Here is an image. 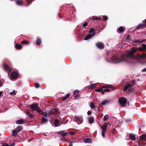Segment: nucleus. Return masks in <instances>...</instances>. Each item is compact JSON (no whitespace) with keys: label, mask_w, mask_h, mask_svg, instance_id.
<instances>
[{"label":"nucleus","mask_w":146,"mask_h":146,"mask_svg":"<svg viewBox=\"0 0 146 146\" xmlns=\"http://www.w3.org/2000/svg\"><path fill=\"white\" fill-rule=\"evenodd\" d=\"M143 46V47H139L138 48L134 47L132 48L131 50L128 51L126 54L120 56H115L113 57L111 62L117 63L126 61L128 58H133L134 54L137 50L142 51L145 50L146 49L145 45L144 44Z\"/></svg>","instance_id":"nucleus-1"},{"label":"nucleus","mask_w":146,"mask_h":146,"mask_svg":"<svg viewBox=\"0 0 146 146\" xmlns=\"http://www.w3.org/2000/svg\"><path fill=\"white\" fill-rule=\"evenodd\" d=\"M73 120L74 121L77 122L78 124H81L83 121L82 117L81 116H74Z\"/></svg>","instance_id":"nucleus-2"},{"label":"nucleus","mask_w":146,"mask_h":146,"mask_svg":"<svg viewBox=\"0 0 146 146\" xmlns=\"http://www.w3.org/2000/svg\"><path fill=\"white\" fill-rule=\"evenodd\" d=\"M127 101V99L123 97L119 98V102L120 105L122 107H124L126 104Z\"/></svg>","instance_id":"nucleus-3"},{"label":"nucleus","mask_w":146,"mask_h":146,"mask_svg":"<svg viewBox=\"0 0 146 146\" xmlns=\"http://www.w3.org/2000/svg\"><path fill=\"white\" fill-rule=\"evenodd\" d=\"M135 82V81L133 80L131 84H127L124 88L123 89V91L125 92L127 90H129L134 85Z\"/></svg>","instance_id":"nucleus-4"},{"label":"nucleus","mask_w":146,"mask_h":146,"mask_svg":"<svg viewBox=\"0 0 146 146\" xmlns=\"http://www.w3.org/2000/svg\"><path fill=\"white\" fill-rule=\"evenodd\" d=\"M133 58L137 60H142L145 58H146V54H144L141 55H140L138 54L136 56L134 57Z\"/></svg>","instance_id":"nucleus-5"},{"label":"nucleus","mask_w":146,"mask_h":146,"mask_svg":"<svg viewBox=\"0 0 146 146\" xmlns=\"http://www.w3.org/2000/svg\"><path fill=\"white\" fill-rule=\"evenodd\" d=\"M8 75L10 79L12 80V79L15 78L17 77L18 74L17 72H13L11 73V77L9 76V73H8Z\"/></svg>","instance_id":"nucleus-6"},{"label":"nucleus","mask_w":146,"mask_h":146,"mask_svg":"<svg viewBox=\"0 0 146 146\" xmlns=\"http://www.w3.org/2000/svg\"><path fill=\"white\" fill-rule=\"evenodd\" d=\"M3 67L5 70L7 71L8 72V73L9 72L10 70H11V68H10L5 63H4L3 64Z\"/></svg>","instance_id":"nucleus-7"},{"label":"nucleus","mask_w":146,"mask_h":146,"mask_svg":"<svg viewBox=\"0 0 146 146\" xmlns=\"http://www.w3.org/2000/svg\"><path fill=\"white\" fill-rule=\"evenodd\" d=\"M96 45L97 47L100 49H103L104 47V44L100 42H98L96 43Z\"/></svg>","instance_id":"nucleus-8"},{"label":"nucleus","mask_w":146,"mask_h":146,"mask_svg":"<svg viewBox=\"0 0 146 146\" xmlns=\"http://www.w3.org/2000/svg\"><path fill=\"white\" fill-rule=\"evenodd\" d=\"M38 106V104H35L30 105L29 106L33 110H36Z\"/></svg>","instance_id":"nucleus-9"},{"label":"nucleus","mask_w":146,"mask_h":146,"mask_svg":"<svg viewBox=\"0 0 146 146\" xmlns=\"http://www.w3.org/2000/svg\"><path fill=\"white\" fill-rule=\"evenodd\" d=\"M146 27V19L145 20V23L143 24H140L138 26L137 28L139 29L143 27Z\"/></svg>","instance_id":"nucleus-10"},{"label":"nucleus","mask_w":146,"mask_h":146,"mask_svg":"<svg viewBox=\"0 0 146 146\" xmlns=\"http://www.w3.org/2000/svg\"><path fill=\"white\" fill-rule=\"evenodd\" d=\"M26 123V120L22 119L18 120L16 121V123L18 124H25Z\"/></svg>","instance_id":"nucleus-11"},{"label":"nucleus","mask_w":146,"mask_h":146,"mask_svg":"<svg viewBox=\"0 0 146 146\" xmlns=\"http://www.w3.org/2000/svg\"><path fill=\"white\" fill-rule=\"evenodd\" d=\"M95 35V33H94L92 34H89L87 35V36L85 37L84 38V40H87L88 39L92 38L93 36H94Z\"/></svg>","instance_id":"nucleus-12"},{"label":"nucleus","mask_w":146,"mask_h":146,"mask_svg":"<svg viewBox=\"0 0 146 146\" xmlns=\"http://www.w3.org/2000/svg\"><path fill=\"white\" fill-rule=\"evenodd\" d=\"M108 123H105L103 126H101V127L102 128V130H106L108 127Z\"/></svg>","instance_id":"nucleus-13"},{"label":"nucleus","mask_w":146,"mask_h":146,"mask_svg":"<svg viewBox=\"0 0 146 146\" xmlns=\"http://www.w3.org/2000/svg\"><path fill=\"white\" fill-rule=\"evenodd\" d=\"M140 138L142 141H145L146 140V135H142L140 137Z\"/></svg>","instance_id":"nucleus-14"},{"label":"nucleus","mask_w":146,"mask_h":146,"mask_svg":"<svg viewBox=\"0 0 146 146\" xmlns=\"http://www.w3.org/2000/svg\"><path fill=\"white\" fill-rule=\"evenodd\" d=\"M129 137L130 139L133 140L134 141L135 140V136L134 134H130Z\"/></svg>","instance_id":"nucleus-15"},{"label":"nucleus","mask_w":146,"mask_h":146,"mask_svg":"<svg viewBox=\"0 0 146 146\" xmlns=\"http://www.w3.org/2000/svg\"><path fill=\"white\" fill-rule=\"evenodd\" d=\"M36 111L39 113L41 114H43V111H42L40 109V108L38 107L37 108L36 110Z\"/></svg>","instance_id":"nucleus-16"},{"label":"nucleus","mask_w":146,"mask_h":146,"mask_svg":"<svg viewBox=\"0 0 146 146\" xmlns=\"http://www.w3.org/2000/svg\"><path fill=\"white\" fill-rule=\"evenodd\" d=\"M94 118L93 117H89L88 119L89 123L90 124L92 123L94 121Z\"/></svg>","instance_id":"nucleus-17"},{"label":"nucleus","mask_w":146,"mask_h":146,"mask_svg":"<svg viewBox=\"0 0 146 146\" xmlns=\"http://www.w3.org/2000/svg\"><path fill=\"white\" fill-rule=\"evenodd\" d=\"M84 141L86 143H90L92 142V140L90 138H88L84 139Z\"/></svg>","instance_id":"nucleus-18"},{"label":"nucleus","mask_w":146,"mask_h":146,"mask_svg":"<svg viewBox=\"0 0 146 146\" xmlns=\"http://www.w3.org/2000/svg\"><path fill=\"white\" fill-rule=\"evenodd\" d=\"M16 4L19 5H22L23 4V1L21 0H18L15 1Z\"/></svg>","instance_id":"nucleus-19"},{"label":"nucleus","mask_w":146,"mask_h":146,"mask_svg":"<svg viewBox=\"0 0 146 146\" xmlns=\"http://www.w3.org/2000/svg\"><path fill=\"white\" fill-rule=\"evenodd\" d=\"M54 124L55 125V126H57L59 124V120L58 119H56L55 120Z\"/></svg>","instance_id":"nucleus-20"},{"label":"nucleus","mask_w":146,"mask_h":146,"mask_svg":"<svg viewBox=\"0 0 146 146\" xmlns=\"http://www.w3.org/2000/svg\"><path fill=\"white\" fill-rule=\"evenodd\" d=\"M16 129L17 131L18 132H20V131H21L22 130L23 128L21 126H19L17 127Z\"/></svg>","instance_id":"nucleus-21"},{"label":"nucleus","mask_w":146,"mask_h":146,"mask_svg":"<svg viewBox=\"0 0 146 146\" xmlns=\"http://www.w3.org/2000/svg\"><path fill=\"white\" fill-rule=\"evenodd\" d=\"M15 144V143H11L10 145H9L7 143H4L3 144L4 146H14Z\"/></svg>","instance_id":"nucleus-22"},{"label":"nucleus","mask_w":146,"mask_h":146,"mask_svg":"<svg viewBox=\"0 0 146 146\" xmlns=\"http://www.w3.org/2000/svg\"><path fill=\"white\" fill-rule=\"evenodd\" d=\"M48 121V120L44 117H42V123H44L47 122Z\"/></svg>","instance_id":"nucleus-23"},{"label":"nucleus","mask_w":146,"mask_h":146,"mask_svg":"<svg viewBox=\"0 0 146 146\" xmlns=\"http://www.w3.org/2000/svg\"><path fill=\"white\" fill-rule=\"evenodd\" d=\"M90 106L91 108L92 109H93L95 108V104L92 102H91L90 103Z\"/></svg>","instance_id":"nucleus-24"},{"label":"nucleus","mask_w":146,"mask_h":146,"mask_svg":"<svg viewBox=\"0 0 146 146\" xmlns=\"http://www.w3.org/2000/svg\"><path fill=\"white\" fill-rule=\"evenodd\" d=\"M109 102V101H104L102 102L101 104L103 105H104L106 104H107Z\"/></svg>","instance_id":"nucleus-25"},{"label":"nucleus","mask_w":146,"mask_h":146,"mask_svg":"<svg viewBox=\"0 0 146 146\" xmlns=\"http://www.w3.org/2000/svg\"><path fill=\"white\" fill-rule=\"evenodd\" d=\"M109 118V115H105L103 118V120L104 121L107 120Z\"/></svg>","instance_id":"nucleus-26"},{"label":"nucleus","mask_w":146,"mask_h":146,"mask_svg":"<svg viewBox=\"0 0 146 146\" xmlns=\"http://www.w3.org/2000/svg\"><path fill=\"white\" fill-rule=\"evenodd\" d=\"M16 92L15 90H13L12 92H11L9 93V94L12 96H14L16 94Z\"/></svg>","instance_id":"nucleus-27"},{"label":"nucleus","mask_w":146,"mask_h":146,"mask_svg":"<svg viewBox=\"0 0 146 146\" xmlns=\"http://www.w3.org/2000/svg\"><path fill=\"white\" fill-rule=\"evenodd\" d=\"M124 29L122 27H120L118 29L119 31L121 32H122L124 31Z\"/></svg>","instance_id":"nucleus-28"},{"label":"nucleus","mask_w":146,"mask_h":146,"mask_svg":"<svg viewBox=\"0 0 146 146\" xmlns=\"http://www.w3.org/2000/svg\"><path fill=\"white\" fill-rule=\"evenodd\" d=\"M111 90V89H107L103 91L102 93V94H103L105 92H109Z\"/></svg>","instance_id":"nucleus-29"},{"label":"nucleus","mask_w":146,"mask_h":146,"mask_svg":"<svg viewBox=\"0 0 146 146\" xmlns=\"http://www.w3.org/2000/svg\"><path fill=\"white\" fill-rule=\"evenodd\" d=\"M95 90L97 92H101L102 93L103 91L102 88L100 89H96Z\"/></svg>","instance_id":"nucleus-30"},{"label":"nucleus","mask_w":146,"mask_h":146,"mask_svg":"<svg viewBox=\"0 0 146 146\" xmlns=\"http://www.w3.org/2000/svg\"><path fill=\"white\" fill-rule=\"evenodd\" d=\"M145 40V39H144L142 40H137L135 41V42H138L139 43H140L141 42H143Z\"/></svg>","instance_id":"nucleus-31"},{"label":"nucleus","mask_w":146,"mask_h":146,"mask_svg":"<svg viewBox=\"0 0 146 146\" xmlns=\"http://www.w3.org/2000/svg\"><path fill=\"white\" fill-rule=\"evenodd\" d=\"M22 46L21 45L19 44H16L15 45V47L17 48H20Z\"/></svg>","instance_id":"nucleus-32"},{"label":"nucleus","mask_w":146,"mask_h":146,"mask_svg":"<svg viewBox=\"0 0 146 146\" xmlns=\"http://www.w3.org/2000/svg\"><path fill=\"white\" fill-rule=\"evenodd\" d=\"M92 19L93 20H96V19H99L100 20L101 19L99 17H97L96 16H93L92 18Z\"/></svg>","instance_id":"nucleus-33"},{"label":"nucleus","mask_w":146,"mask_h":146,"mask_svg":"<svg viewBox=\"0 0 146 146\" xmlns=\"http://www.w3.org/2000/svg\"><path fill=\"white\" fill-rule=\"evenodd\" d=\"M18 132L16 130H13L12 132V133L13 135H15L16 134H17V133Z\"/></svg>","instance_id":"nucleus-34"},{"label":"nucleus","mask_w":146,"mask_h":146,"mask_svg":"<svg viewBox=\"0 0 146 146\" xmlns=\"http://www.w3.org/2000/svg\"><path fill=\"white\" fill-rule=\"evenodd\" d=\"M40 43V40L39 39H38L37 40L36 42V43L37 45H39Z\"/></svg>","instance_id":"nucleus-35"},{"label":"nucleus","mask_w":146,"mask_h":146,"mask_svg":"<svg viewBox=\"0 0 146 146\" xmlns=\"http://www.w3.org/2000/svg\"><path fill=\"white\" fill-rule=\"evenodd\" d=\"M113 86L112 85H108L107 86H104V87H102V88H107V87H109V88H112V87Z\"/></svg>","instance_id":"nucleus-36"},{"label":"nucleus","mask_w":146,"mask_h":146,"mask_svg":"<svg viewBox=\"0 0 146 146\" xmlns=\"http://www.w3.org/2000/svg\"><path fill=\"white\" fill-rule=\"evenodd\" d=\"M94 31V29L93 28H92L90 29L89 31V33H91L93 32Z\"/></svg>","instance_id":"nucleus-37"},{"label":"nucleus","mask_w":146,"mask_h":146,"mask_svg":"<svg viewBox=\"0 0 146 146\" xmlns=\"http://www.w3.org/2000/svg\"><path fill=\"white\" fill-rule=\"evenodd\" d=\"M27 115L29 117H30L31 118L32 117H33V114L32 113H29V114H28V115Z\"/></svg>","instance_id":"nucleus-38"},{"label":"nucleus","mask_w":146,"mask_h":146,"mask_svg":"<svg viewBox=\"0 0 146 146\" xmlns=\"http://www.w3.org/2000/svg\"><path fill=\"white\" fill-rule=\"evenodd\" d=\"M105 130H102V136L103 137H104V136H105Z\"/></svg>","instance_id":"nucleus-39"},{"label":"nucleus","mask_w":146,"mask_h":146,"mask_svg":"<svg viewBox=\"0 0 146 146\" xmlns=\"http://www.w3.org/2000/svg\"><path fill=\"white\" fill-rule=\"evenodd\" d=\"M35 86L36 88H39L40 86V85L36 83L35 84Z\"/></svg>","instance_id":"nucleus-40"},{"label":"nucleus","mask_w":146,"mask_h":146,"mask_svg":"<svg viewBox=\"0 0 146 146\" xmlns=\"http://www.w3.org/2000/svg\"><path fill=\"white\" fill-rule=\"evenodd\" d=\"M29 42H27V41L26 40H24L22 42H21V43L22 44H27Z\"/></svg>","instance_id":"nucleus-41"},{"label":"nucleus","mask_w":146,"mask_h":146,"mask_svg":"<svg viewBox=\"0 0 146 146\" xmlns=\"http://www.w3.org/2000/svg\"><path fill=\"white\" fill-rule=\"evenodd\" d=\"M30 113L29 111V110H26L25 111V113L27 115H28V114Z\"/></svg>","instance_id":"nucleus-42"},{"label":"nucleus","mask_w":146,"mask_h":146,"mask_svg":"<svg viewBox=\"0 0 146 146\" xmlns=\"http://www.w3.org/2000/svg\"><path fill=\"white\" fill-rule=\"evenodd\" d=\"M96 84H94L90 85V87L92 88H93L95 86Z\"/></svg>","instance_id":"nucleus-43"},{"label":"nucleus","mask_w":146,"mask_h":146,"mask_svg":"<svg viewBox=\"0 0 146 146\" xmlns=\"http://www.w3.org/2000/svg\"><path fill=\"white\" fill-rule=\"evenodd\" d=\"M88 25V23L87 22H85L83 25V26L84 27H86Z\"/></svg>","instance_id":"nucleus-44"},{"label":"nucleus","mask_w":146,"mask_h":146,"mask_svg":"<svg viewBox=\"0 0 146 146\" xmlns=\"http://www.w3.org/2000/svg\"><path fill=\"white\" fill-rule=\"evenodd\" d=\"M79 91L78 90H76L75 91H74V93H73V94H76V93H78L79 92Z\"/></svg>","instance_id":"nucleus-45"},{"label":"nucleus","mask_w":146,"mask_h":146,"mask_svg":"<svg viewBox=\"0 0 146 146\" xmlns=\"http://www.w3.org/2000/svg\"><path fill=\"white\" fill-rule=\"evenodd\" d=\"M79 97V95L78 94H76L75 96V98L77 99V98Z\"/></svg>","instance_id":"nucleus-46"},{"label":"nucleus","mask_w":146,"mask_h":146,"mask_svg":"<svg viewBox=\"0 0 146 146\" xmlns=\"http://www.w3.org/2000/svg\"><path fill=\"white\" fill-rule=\"evenodd\" d=\"M67 134L68 133H62V135L63 136H66Z\"/></svg>","instance_id":"nucleus-47"},{"label":"nucleus","mask_w":146,"mask_h":146,"mask_svg":"<svg viewBox=\"0 0 146 146\" xmlns=\"http://www.w3.org/2000/svg\"><path fill=\"white\" fill-rule=\"evenodd\" d=\"M87 113L88 115H91L92 113L90 111H88L87 112Z\"/></svg>","instance_id":"nucleus-48"},{"label":"nucleus","mask_w":146,"mask_h":146,"mask_svg":"<svg viewBox=\"0 0 146 146\" xmlns=\"http://www.w3.org/2000/svg\"><path fill=\"white\" fill-rule=\"evenodd\" d=\"M67 98V97L66 96L62 98V100L63 101H64Z\"/></svg>","instance_id":"nucleus-49"},{"label":"nucleus","mask_w":146,"mask_h":146,"mask_svg":"<svg viewBox=\"0 0 146 146\" xmlns=\"http://www.w3.org/2000/svg\"><path fill=\"white\" fill-rule=\"evenodd\" d=\"M142 72H146V68H144V69H143L142 70Z\"/></svg>","instance_id":"nucleus-50"},{"label":"nucleus","mask_w":146,"mask_h":146,"mask_svg":"<svg viewBox=\"0 0 146 146\" xmlns=\"http://www.w3.org/2000/svg\"><path fill=\"white\" fill-rule=\"evenodd\" d=\"M70 133L71 135H73L75 133L74 132H71Z\"/></svg>","instance_id":"nucleus-51"},{"label":"nucleus","mask_w":146,"mask_h":146,"mask_svg":"<svg viewBox=\"0 0 146 146\" xmlns=\"http://www.w3.org/2000/svg\"><path fill=\"white\" fill-rule=\"evenodd\" d=\"M103 18L104 20H106L107 19V17L106 16L104 17Z\"/></svg>","instance_id":"nucleus-52"},{"label":"nucleus","mask_w":146,"mask_h":146,"mask_svg":"<svg viewBox=\"0 0 146 146\" xmlns=\"http://www.w3.org/2000/svg\"><path fill=\"white\" fill-rule=\"evenodd\" d=\"M2 86V83L1 82V81L0 80V87H1Z\"/></svg>","instance_id":"nucleus-53"},{"label":"nucleus","mask_w":146,"mask_h":146,"mask_svg":"<svg viewBox=\"0 0 146 146\" xmlns=\"http://www.w3.org/2000/svg\"><path fill=\"white\" fill-rule=\"evenodd\" d=\"M70 95V94H67V95H66V97H67V98L69 97Z\"/></svg>","instance_id":"nucleus-54"},{"label":"nucleus","mask_w":146,"mask_h":146,"mask_svg":"<svg viewBox=\"0 0 146 146\" xmlns=\"http://www.w3.org/2000/svg\"><path fill=\"white\" fill-rule=\"evenodd\" d=\"M3 91H2V92L0 91V96L3 93Z\"/></svg>","instance_id":"nucleus-55"},{"label":"nucleus","mask_w":146,"mask_h":146,"mask_svg":"<svg viewBox=\"0 0 146 146\" xmlns=\"http://www.w3.org/2000/svg\"><path fill=\"white\" fill-rule=\"evenodd\" d=\"M44 113V115H45L46 117H47L46 115H47V113Z\"/></svg>","instance_id":"nucleus-56"},{"label":"nucleus","mask_w":146,"mask_h":146,"mask_svg":"<svg viewBox=\"0 0 146 146\" xmlns=\"http://www.w3.org/2000/svg\"><path fill=\"white\" fill-rule=\"evenodd\" d=\"M1 146H3V144Z\"/></svg>","instance_id":"nucleus-57"},{"label":"nucleus","mask_w":146,"mask_h":146,"mask_svg":"<svg viewBox=\"0 0 146 146\" xmlns=\"http://www.w3.org/2000/svg\"><path fill=\"white\" fill-rule=\"evenodd\" d=\"M61 16H62V15H60V17H61Z\"/></svg>","instance_id":"nucleus-58"},{"label":"nucleus","mask_w":146,"mask_h":146,"mask_svg":"<svg viewBox=\"0 0 146 146\" xmlns=\"http://www.w3.org/2000/svg\"><path fill=\"white\" fill-rule=\"evenodd\" d=\"M61 16H62V15H60V17H61Z\"/></svg>","instance_id":"nucleus-59"}]
</instances>
